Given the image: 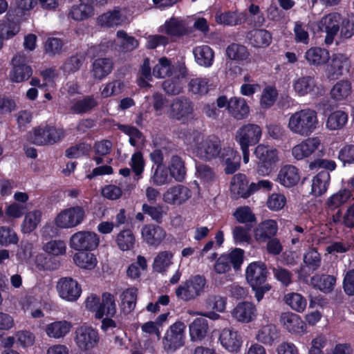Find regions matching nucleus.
<instances>
[{
	"mask_svg": "<svg viewBox=\"0 0 354 354\" xmlns=\"http://www.w3.org/2000/svg\"><path fill=\"white\" fill-rule=\"evenodd\" d=\"M86 308L91 312H95V318L101 319L104 316L114 317L117 312L115 299L110 292L102 295V301L98 296L91 295L85 301Z\"/></svg>",
	"mask_w": 354,
	"mask_h": 354,
	"instance_id": "obj_2",
	"label": "nucleus"
},
{
	"mask_svg": "<svg viewBox=\"0 0 354 354\" xmlns=\"http://www.w3.org/2000/svg\"><path fill=\"white\" fill-rule=\"evenodd\" d=\"M206 283L207 281L203 275H192L176 288V296L184 301L194 300L204 291Z\"/></svg>",
	"mask_w": 354,
	"mask_h": 354,
	"instance_id": "obj_3",
	"label": "nucleus"
},
{
	"mask_svg": "<svg viewBox=\"0 0 354 354\" xmlns=\"http://www.w3.org/2000/svg\"><path fill=\"white\" fill-rule=\"evenodd\" d=\"M352 93V84L348 80H339L336 82L330 90L331 98L341 102L346 100Z\"/></svg>",
	"mask_w": 354,
	"mask_h": 354,
	"instance_id": "obj_33",
	"label": "nucleus"
},
{
	"mask_svg": "<svg viewBox=\"0 0 354 354\" xmlns=\"http://www.w3.org/2000/svg\"><path fill=\"white\" fill-rule=\"evenodd\" d=\"M256 307L249 301L239 303L232 310V316L239 322L248 323L256 317Z\"/></svg>",
	"mask_w": 354,
	"mask_h": 354,
	"instance_id": "obj_26",
	"label": "nucleus"
},
{
	"mask_svg": "<svg viewBox=\"0 0 354 354\" xmlns=\"http://www.w3.org/2000/svg\"><path fill=\"white\" fill-rule=\"evenodd\" d=\"M320 144L319 138H308L292 148V154L297 160H303L312 155L318 149Z\"/></svg>",
	"mask_w": 354,
	"mask_h": 354,
	"instance_id": "obj_22",
	"label": "nucleus"
},
{
	"mask_svg": "<svg viewBox=\"0 0 354 354\" xmlns=\"http://www.w3.org/2000/svg\"><path fill=\"white\" fill-rule=\"evenodd\" d=\"M278 231V224L276 221L267 219L259 223L254 229V237L257 242L266 243L268 240L275 236Z\"/></svg>",
	"mask_w": 354,
	"mask_h": 354,
	"instance_id": "obj_21",
	"label": "nucleus"
},
{
	"mask_svg": "<svg viewBox=\"0 0 354 354\" xmlns=\"http://www.w3.org/2000/svg\"><path fill=\"white\" fill-rule=\"evenodd\" d=\"M336 283V277L330 274H315L310 277V285L324 293L331 292Z\"/></svg>",
	"mask_w": 354,
	"mask_h": 354,
	"instance_id": "obj_28",
	"label": "nucleus"
},
{
	"mask_svg": "<svg viewBox=\"0 0 354 354\" xmlns=\"http://www.w3.org/2000/svg\"><path fill=\"white\" fill-rule=\"evenodd\" d=\"M12 13L9 10L6 15V20L0 22V35L3 39H10L20 30L19 24L12 20Z\"/></svg>",
	"mask_w": 354,
	"mask_h": 354,
	"instance_id": "obj_35",
	"label": "nucleus"
},
{
	"mask_svg": "<svg viewBox=\"0 0 354 354\" xmlns=\"http://www.w3.org/2000/svg\"><path fill=\"white\" fill-rule=\"evenodd\" d=\"M351 197V193L348 189H341L327 200L326 205L331 209H336L346 203Z\"/></svg>",
	"mask_w": 354,
	"mask_h": 354,
	"instance_id": "obj_56",
	"label": "nucleus"
},
{
	"mask_svg": "<svg viewBox=\"0 0 354 354\" xmlns=\"http://www.w3.org/2000/svg\"><path fill=\"white\" fill-rule=\"evenodd\" d=\"M221 148L219 138L212 135L196 146V153L201 159L210 161L218 158Z\"/></svg>",
	"mask_w": 354,
	"mask_h": 354,
	"instance_id": "obj_11",
	"label": "nucleus"
},
{
	"mask_svg": "<svg viewBox=\"0 0 354 354\" xmlns=\"http://www.w3.org/2000/svg\"><path fill=\"white\" fill-rule=\"evenodd\" d=\"M185 328V324L179 321L169 326L162 338L163 347L167 352L175 351L184 345Z\"/></svg>",
	"mask_w": 354,
	"mask_h": 354,
	"instance_id": "obj_7",
	"label": "nucleus"
},
{
	"mask_svg": "<svg viewBox=\"0 0 354 354\" xmlns=\"http://www.w3.org/2000/svg\"><path fill=\"white\" fill-rule=\"evenodd\" d=\"M116 36V44L122 51H131L138 46V41L133 37L128 35L124 30L118 31Z\"/></svg>",
	"mask_w": 354,
	"mask_h": 354,
	"instance_id": "obj_48",
	"label": "nucleus"
},
{
	"mask_svg": "<svg viewBox=\"0 0 354 354\" xmlns=\"http://www.w3.org/2000/svg\"><path fill=\"white\" fill-rule=\"evenodd\" d=\"M12 68L10 71L9 78L12 82L20 83L29 79L32 69L27 64V57L24 53H19L12 59Z\"/></svg>",
	"mask_w": 354,
	"mask_h": 354,
	"instance_id": "obj_9",
	"label": "nucleus"
},
{
	"mask_svg": "<svg viewBox=\"0 0 354 354\" xmlns=\"http://www.w3.org/2000/svg\"><path fill=\"white\" fill-rule=\"evenodd\" d=\"M125 21L122 10L115 8L111 11L106 12L97 18V23L104 27H113L122 24Z\"/></svg>",
	"mask_w": 354,
	"mask_h": 354,
	"instance_id": "obj_29",
	"label": "nucleus"
},
{
	"mask_svg": "<svg viewBox=\"0 0 354 354\" xmlns=\"http://www.w3.org/2000/svg\"><path fill=\"white\" fill-rule=\"evenodd\" d=\"M248 37L250 44L256 48L266 47L272 41L270 33L263 29L251 31L248 33Z\"/></svg>",
	"mask_w": 354,
	"mask_h": 354,
	"instance_id": "obj_41",
	"label": "nucleus"
},
{
	"mask_svg": "<svg viewBox=\"0 0 354 354\" xmlns=\"http://www.w3.org/2000/svg\"><path fill=\"white\" fill-rule=\"evenodd\" d=\"M253 225H237L232 230V236L235 244L250 243L251 241L250 232Z\"/></svg>",
	"mask_w": 354,
	"mask_h": 354,
	"instance_id": "obj_47",
	"label": "nucleus"
},
{
	"mask_svg": "<svg viewBox=\"0 0 354 354\" xmlns=\"http://www.w3.org/2000/svg\"><path fill=\"white\" fill-rule=\"evenodd\" d=\"M280 322L289 333L301 335L306 332V324L297 314L283 313Z\"/></svg>",
	"mask_w": 354,
	"mask_h": 354,
	"instance_id": "obj_24",
	"label": "nucleus"
},
{
	"mask_svg": "<svg viewBox=\"0 0 354 354\" xmlns=\"http://www.w3.org/2000/svg\"><path fill=\"white\" fill-rule=\"evenodd\" d=\"M115 241L121 250L127 251L134 247L136 239L133 232L127 229L122 230L117 235Z\"/></svg>",
	"mask_w": 354,
	"mask_h": 354,
	"instance_id": "obj_49",
	"label": "nucleus"
},
{
	"mask_svg": "<svg viewBox=\"0 0 354 354\" xmlns=\"http://www.w3.org/2000/svg\"><path fill=\"white\" fill-rule=\"evenodd\" d=\"M72 324L66 320L55 321L46 327V335L51 338L59 339L66 336L71 330Z\"/></svg>",
	"mask_w": 354,
	"mask_h": 354,
	"instance_id": "obj_31",
	"label": "nucleus"
},
{
	"mask_svg": "<svg viewBox=\"0 0 354 354\" xmlns=\"http://www.w3.org/2000/svg\"><path fill=\"white\" fill-rule=\"evenodd\" d=\"M124 88V83L119 80H115L106 84L101 90L102 97L106 98L121 93Z\"/></svg>",
	"mask_w": 354,
	"mask_h": 354,
	"instance_id": "obj_61",
	"label": "nucleus"
},
{
	"mask_svg": "<svg viewBox=\"0 0 354 354\" xmlns=\"http://www.w3.org/2000/svg\"><path fill=\"white\" fill-rule=\"evenodd\" d=\"M279 337V334L276 326L268 324L259 330L257 339L264 344L271 345Z\"/></svg>",
	"mask_w": 354,
	"mask_h": 354,
	"instance_id": "obj_42",
	"label": "nucleus"
},
{
	"mask_svg": "<svg viewBox=\"0 0 354 354\" xmlns=\"http://www.w3.org/2000/svg\"><path fill=\"white\" fill-rule=\"evenodd\" d=\"M91 145L86 142H80L68 147L65 151V156L68 158H78L86 156L91 151Z\"/></svg>",
	"mask_w": 354,
	"mask_h": 354,
	"instance_id": "obj_59",
	"label": "nucleus"
},
{
	"mask_svg": "<svg viewBox=\"0 0 354 354\" xmlns=\"http://www.w3.org/2000/svg\"><path fill=\"white\" fill-rule=\"evenodd\" d=\"M84 218V208L76 205L61 211L55 218V224L60 228H71L82 223Z\"/></svg>",
	"mask_w": 354,
	"mask_h": 354,
	"instance_id": "obj_8",
	"label": "nucleus"
},
{
	"mask_svg": "<svg viewBox=\"0 0 354 354\" xmlns=\"http://www.w3.org/2000/svg\"><path fill=\"white\" fill-rule=\"evenodd\" d=\"M97 234L89 231H80L73 234L70 239V246L77 251H92L99 245Z\"/></svg>",
	"mask_w": 354,
	"mask_h": 354,
	"instance_id": "obj_10",
	"label": "nucleus"
},
{
	"mask_svg": "<svg viewBox=\"0 0 354 354\" xmlns=\"http://www.w3.org/2000/svg\"><path fill=\"white\" fill-rule=\"evenodd\" d=\"M317 112H295L289 120L288 127L294 133L310 135L316 128Z\"/></svg>",
	"mask_w": 354,
	"mask_h": 354,
	"instance_id": "obj_5",
	"label": "nucleus"
},
{
	"mask_svg": "<svg viewBox=\"0 0 354 354\" xmlns=\"http://www.w3.org/2000/svg\"><path fill=\"white\" fill-rule=\"evenodd\" d=\"M304 263L311 271L317 270L322 264V257L317 249L311 248L304 255Z\"/></svg>",
	"mask_w": 354,
	"mask_h": 354,
	"instance_id": "obj_57",
	"label": "nucleus"
},
{
	"mask_svg": "<svg viewBox=\"0 0 354 354\" xmlns=\"http://www.w3.org/2000/svg\"><path fill=\"white\" fill-rule=\"evenodd\" d=\"M278 91L273 86H266L262 91L260 104L263 109L270 108L276 102Z\"/></svg>",
	"mask_w": 354,
	"mask_h": 354,
	"instance_id": "obj_54",
	"label": "nucleus"
},
{
	"mask_svg": "<svg viewBox=\"0 0 354 354\" xmlns=\"http://www.w3.org/2000/svg\"><path fill=\"white\" fill-rule=\"evenodd\" d=\"M348 121L346 112H330L326 121V127L330 130L342 129Z\"/></svg>",
	"mask_w": 354,
	"mask_h": 354,
	"instance_id": "obj_53",
	"label": "nucleus"
},
{
	"mask_svg": "<svg viewBox=\"0 0 354 354\" xmlns=\"http://www.w3.org/2000/svg\"><path fill=\"white\" fill-rule=\"evenodd\" d=\"M189 328L191 340L201 341L207 333L209 329L207 320L204 317H197L189 324Z\"/></svg>",
	"mask_w": 354,
	"mask_h": 354,
	"instance_id": "obj_34",
	"label": "nucleus"
},
{
	"mask_svg": "<svg viewBox=\"0 0 354 354\" xmlns=\"http://www.w3.org/2000/svg\"><path fill=\"white\" fill-rule=\"evenodd\" d=\"M173 254L170 251L160 252L155 257L153 263V269L155 272L162 273L172 263Z\"/></svg>",
	"mask_w": 354,
	"mask_h": 354,
	"instance_id": "obj_46",
	"label": "nucleus"
},
{
	"mask_svg": "<svg viewBox=\"0 0 354 354\" xmlns=\"http://www.w3.org/2000/svg\"><path fill=\"white\" fill-rule=\"evenodd\" d=\"M257 158V172L259 175H269L279 160V152L272 146L258 145L254 151Z\"/></svg>",
	"mask_w": 354,
	"mask_h": 354,
	"instance_id": "obj_4",
	"label": "nucleus"
},
{
	"mask_svg": "<svg viewBox=\"0 0 354 354\" xmlns=\"http://www.w3.org/2000/svg\"><path fill=\"white\" fill-rule=\"evenodd\" d=\"M137 294L138 289L136 288H127L122 292V310L124 314H129L135 309Z\"/></svg>",
	"mask_w": 354,
	"mask_h": 354,
	"instance_id": "obj_43",
	"label": "nucleus"
},
{
	"mask_svg": "<svg viewBox=\"0 0 354 354\" xmlns=\"http://www.w3.org/2000/svg\"><path fill=\"white\" fill-rule=\"evenodd\" d=\"M245 252L243 249L235 248L230 252L225 253L231 266L235 271L240 270L244 260Z\"/></svg>",
	"mask_w": 354,
	"mask_h": 354,
	"instance_id": "obj_63",
	"label": "nucleus"
},
{
	"mask_svg": "<svg viewBox=\"0 0 354 354\" xmlns=\"http://www.w3.org/2000/svg\"><path fill=\"white\" fill-rule=\"evenodd\" d=\"M143 214L150 216L151 220L158 224H161L163 221V216L166 214L162 204L151 205L148 203H143L142 205Z\"/></svg>",
	"mask_w": 354,
	"mask_h": 354,
	"instance_id": "obj_50",
	"label": "nucleus"
},
{
	"mask_svg": "<svg viewBox=\"0 0 354 354\" xmlns=\"http://www.w3.org/2000/svg\"><path fill=\"white\" fill-rule=\"evenodd\" d=\"M306 62L313 66H322L325 64L330 59L329 52L320 47H312L305 53Z\"/></svg>",
	"mask_w": 354,
	"mask_h": 354,
	"instance_id": "obj_30",
	"label": "nucleus"
},
{
	"mask_svg": "<svg viewBox=\"0 0 354 354\" xmlns=\"http://www.w3.org/2000/svg\"><path fill=\"white\" fill-rule=\"evenodd\" d=\"M161 32L170 36L179 37L188 32L185 22L178 18L171 17L159 28Z\"/></svg>",
	"mask_w": 354,
	"mask_h": 354,
	"instance_id": "obj_27",
	"label": "nucleus"
},
{
	"mask_svg": "<svg viewBox=\"0 0 354 354\" xmlns=\"http://www.w3.org/2000/svg\"><path fill=\"white\" fill-rule=\"evenodd\" d=\"M73 259L77 266L86 270L95 268L97 263L95 256L91 252H82L75 254Z\"/></svg>",
	"mask_w": 354,
	"mask_h": 354,
	"instance_id": "obj_51",
	"label": "nucleus"
},
{
	"mask_svg": "<svg viewBox=\"0 0 354 354\" xmlns=\"http://www.w3.org/2000/svg\"><path fill=\"white\" fill-rule=\"evenodd\" d=\"M342 16L337 12H331L324 15L319 21L315 23L317 32L325 33L324 42L326 46L331 45L335 37L339 31V27Z\"/></svg>",
	"mask_w": 354,
	"mask_h": 354,
	"instance_id": "obj_6",
	"label": "nucleus"
},
{
	"mask_svg": "<svg viewBox=\"0 0 354 354\" xmlns=\"http://www.w3.org/2000/svg\"><path fill=\"white\" fill-rule=\"evenodd\" d=\"M142 236L149 245H158L166 236L165 230L157 225L147 224L142 228Z\"/></svg>",
	"mask_w": 354,
	"mask_h": 354,
	"instance_id": "obj_25",
	"label": "nucleus"
},
{
	"mask_svg": "<svg viewBox=\"0 0 354 354\" xmlns=\"http://www.w3.org/2000/svg\"><path fill=\"white\" fill-rule=\"evenodd\" d=\"M221 164L225 165L226 174L235 173L240 167L241 156L239 152L230 147L221 148L218 158Z\"/></svg>",
	"mask_w": 354,
	"mask_h": 354,
	"instance_id": "obj_17",
	"label": "nucleus"
},
{
	"mask_svg": "<svg viewBox=\"0 0 354 354\" xmlns=\"http://www.w3.org/2000/svg\"><path fill=\"white\" fill-rule=\"evenodd\" d=\"M64 136L63 132L55 127L46 125L34 130L33 142L37 145H53Z\"/></svg>",
	"mask_w": 354,
	"mask_h": 354,
	"instance_id": "obj_14",
	"label": "nucleus"
},
{
	"mask_svg": "<svg viewBox=\"0 0 354 354\" xmlns=\"http://www.w3.org/2000/svg\"><path fill=\"white\" fill-rule=\"evenodd\" d=\"M268 274L266 263L260 261L252 262L246 268V280L254 291L258 301H261L265 293L271 289V286L266 283Z\"/></svg>",
	"mask_w": 354,
	"mask_h": 354,
	"instance_id": "obj_1",
	"label": "nucleus"
},
{
	"mask_svg": "<svg viewBox=\"0 0 354 354\" xmlns=\"http://www.w3.org/2000/svg\"><path fill=\"white\" fill-rule=\"evenodd\" d=\"M18 241V236L13 230L8 227H0V244L2 246L17 244Z\"/></svg>",
	"mask_w": 354,
	"mask_h": 354,
	"instance_id": "obj_62",
	"label": "nucleus"
},
{
	"mask_svg": "<svg viewBox=\"0 0 354 354\" xmlns=\"http://www.w3.org/2000/svg\"><path fill=\"white\" fill-rule=\"evenodd\" d=\"M57 290L59 297L68 301H77L82 294V287L72 277H62L59 279Z\"/></svg>",
	"mask_w": 354,
	"mask_h": 354,
	"instance_id": "obj_12",
	"label": "nucleus"
},
{
	"mask_svg": "<svg viewBox=\"0 0 354 354\" xmlns=\"http://www.w3.org/2000/svg\"><path fill=\"white\" fill-rule=\"evenodd\" d=\"M41 212L39 210L30 212L26 214L22 223V230L25 233H30L35 230L39 223Z\"/></svg>",
	"mask_w": 354,
	"mask_h": 354,
	"instance_id": "obj_58",
	"label": "nucleus"
},
{
	"mask_svg": "<svg viewBox=\"0 0 354 354\" xmlns=\"http://www.w3.org/2000/svg\"><path fill=\"white\" fill-rule=\"evenodd\" d=\"M349 57L344 53H335L330 58V64L327 68V76L331 79H337L344 73L349 71L351 67Z\"/></svg>",
	"mask_w": 354,
	"mask_h": 354,
	"instance_id": "obj_15",
	"label": "nucleus"
},
{
	"mask_svg": "<svg viewBox=\"0 0 354 354\" xmlns=\"http://www.w3.org/2000/svg\"><path fill=\"white\" fill-rule=\"evenodd\" d=\"M174 66L171 64V60L167 57H161L158 63L153 66V75L158 78H165L173 74Z\"/></svg>",
	"mask_w": 354,
	"mask_h": 354,
	"instance_id": "obj_44",
	"label": "nucleus"
},
{
	"mask_svg": "<svg viewBox=\"0 0 354 354\" xmlns=\"http://www.w3.org/2000/svg\"><path fill=\"white\" fill-rule=\"evenodd\" d=\"M293 89L299 96H304L314 91L316 83L310 76H302L293 81Z\"/></svg>",
	"mask_w": 354,
	"mask_h": 354,
	"instance_id": "obj_36",
	"label": "nucleus"
},
{
	"mask_svg": "<svg viewBox=\"0 0 354 354\" xmlns=\"http://www.w3.org/2000/svg\"><path fill=\"white\" fill-rule=\"evenodd\" d=\"M228 59L236 62H243L250 57V52L246 46L236 43L230 44L225 50Z\"/></svg>",
	"mask_w": 354,
	"mask_h": 354,
	"instance_id": "obj_40",
	"label": "nucleus"
},
{
	"mask_svg": "<svg viewBox=\"0 0 354 354\" xmlns=\"http://www.w3.org/2000/svg\"><path fill=\"white\" fill-rule=\"evenodd\" d=\"M193 53L198 64L205 67L212 66L214 61V52L206 45L197 46L194 48Z\"/></svg>",
	"mask_w": 354,
	"mask_h": 354,
	"instance_id": "obj_38",
	"label": "nucleus"
},
{
	"mask_svg": "<svg viewBox=\"0 0 354 354\" xmlns=\"http://www.w3.org/2000/svg\"><path fill=\"white\" fill-rule=\"evenodd\" d=\"M113 65L109 58H98L93 63L91 74L94 78L102 80L111 72Z\"/></svg>",
	"mask_w": 354,
	"mask_h": 354,
	"instance_id": "obj_37",
	"label": "nucleus"
},
{
	"mask_svg": "<svg viewBox=\"0 0 354 354\" xmlns=\"http://www.w3.org/2000/svg\"><path fill=\"white\" fill-rule=\"evenodd\" d=\"M192 196L190 189L183 185L169 188L163 194V201L170 205H182Z\"/></svg>",
	"mask_w": 354,
	"mask_h": 354,
	"instance_id": "obj_19",
	"label": "nucleus"
},
{
	"mask_svg": "<svg viewBox=\"0 0 354 354\" xmlns=\"http://www.w3.org/2000/svg\"><path fill=\"white\" fill-rule=\"evenodd\" d=\"M75 341L82 351H88L97 346L99 335L91 326H80L75 331Z\"/></svg>",
	"mask_w": 354,
	"mask_h": 354,
	"instance_id": "obj_13",
	"label": "nucleus"
},
{
	"mask_svg": "<svg viewBox=\"0 0 354 354\" xmlns=\"http://www.w3.org/2000/svg\"><path fill=\"white\" fill-rule=\"evenodd\" d=\"M172 178L169 169L164 165L156 167L151 177L153 184L156 185H162L169 183L171 182Z\"/></svg>",
	"mask_w": 354,
	"mask_h": 354,
	"instance_id": "obj_60",
	"label": "nucleus"
},
{
	"mask_svg": "<svg viewBox=\"0 0 354 354\" xmlns=\"http://www.w3.org/2000/svg\"><path fill=\"white\" fill-rule=\"evenodd\" d=\"M230 191L233 198H248L252 194V183L249 180L245 174L239 173L235 174L232 179Z\"/></svg>",
	"mask_w": 354,
	"mask_h": 354,
	"instance_id": "obj_18",
	"label": "nucleus"
},
{
	"mask_svg": "<svg viewBox=\"0 0 354 354\" xmlns=\"http://www.w3.org/2000/svg\"><path fill=\"white\" fill-rule=\"evenodd\" d=\"M236 221L245 225H253L256 223L257 218L248 206H241L236 209L232 214Z\"/></svg>",
	"mask_w": 354,
	"mask_h": 354,
	"instance_id": "obj_45",
	"label": "nucleus"
},
{
	"mask_svg": "<svg viewBox=\"0 0 354 354\" xmlns=\"http://www.w3.org/2000/svg\"><path fill=\"white\" fill-rule=\"evenodd\" d=\"M168 169L171 176L178 182H183L186 176L185 162L179 156H172Z\"/></svg>",
	"mask_w": 354,
	"mask_h": 354,
	"instance_id": "obj_39",
	"label": "nucleus"
},
{
	"mask_svg": "<svg viewBox=\"0 0 354 354\" xmlns=\"http://www.w3.org/2000/svg\"><path fill=\"white\" fill-rule=\"evenodd\" d=\"M261 127L254 124H248L241 127L236 135V140L240 145L252 146L257 144L261 138Z\"/></svg>",
	"mask_w": 354,
	"mask_h": 354,
	"instance_id": "obj_16",
	"label": "nucleus"
},
{
	"mask_svg": "<svg viewBox=\"0 0 354 354\" xmlns=\"http://www.w3.org/2000/svg\"><path fill=\"white\" fill-rule=\"evenodd\" d=\"M82 3L78 6L72 7L69 15L76 21L84 20L93 15V8L87 3L81 1Z\"/></svg>",
	"mask_w": 354,
	"mask_h": 354,
	"instance_id": "obj_52",
	"label": "nucleus"
},
{
	"mask_svg": "<svg viewBox=\"0 0 354 354\" xmlns=\"http://www.w3.org/2000/svg\"><path fill=\"white\" fill-rule=\"evenodd\" d=\"M63 46L64 43L60 39L49 37L45 42L44 50L46 54L53 56L62 52Z\"/></svg>",
	"mask_w": 354,
	"mask_h": 354,
	"instance_id": "obj_64",
	"label": "nucleus"
},
{
	"mask_svg": "<svg viewBox=\"0 0 354 354\" xmlns=\"http://www.w3.org/2000/svg\"><path fill=\"white\" fill-rule=\"evenodd\" d=\"M219 341L229 352L239 351L243 343L241 335L232 328H223L220 333Z\"/></svg>",
	"mask_w": 354,
	"mask_h": 354,
	"instance_id": "obj_20",
	"label": "nucleus"
},
{
	"mask_svg": "<svg viewBox=\"0 0 354 354\" xmlns=\"http://www.w3.org/2000/svg\"><path fill=\"white\" fill-rule=\"evenodd\" d=\"M330 179L329 171H319L313 178L310 193L315 196H320L324 194L327 191Z\"/></svg>",
	"mask_w": 354,
	"mask_h": 354,
	"instance_id": "obj_32",
	"label": "nucleus"
},
{
	"mask_svg": "<svg viewBox=\"0 0 354 354\" xmlns=\"http://www.w3.org/2000/svg\"><path fill=\"white\" fill-rule=\"evenodd\" d=\"M286 303L294 310L302 313L306 308V299L301 294L292 292L286 296Z\"/></svg>",
	"mask_w": 354,
	"mask_h": 354,
	"instance_id": "obj_55",
	"label": "nucleus"
},
{
	"mask_svg": "<svg viewBox=\"0 0 354 354\" xmlns=\"http://www.w3.org/2000/svg\"><path fill=\"white\" fill-rule=\"evenodd\" d=\"M299 180V169L292 165L281 167L277 175V181L285 187H292L297 185Z\"/></svg>",
	"mask_w": 354,
	"mask_h": 354,
	"instance_id": "obj_23",
	"label": "nucleus"
}]
</instances>
